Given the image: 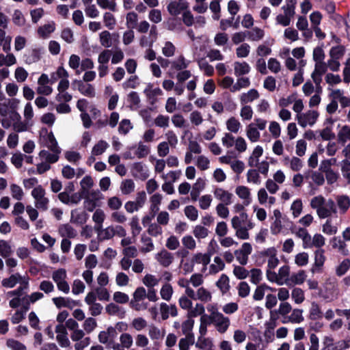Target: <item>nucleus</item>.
<instances>
[{
    "label": "nucleus",
    "mask_w": 350,
    "mask_h": 350,
    "mask_svg": "<svg viewBox=\"0 0 350 350\" xmlns=\"http://www.w3.org/2000/svg\"><path fill=\"white\" fill-rule=\"evenodd\" d=\"M195 343L194 336H188L180 339L178 342L179 350H189L190 346Z\"/></svg>",
    "instance_id": "e2e57ef3"
},
{
    "label": "nucleus",
    "mask_w": 350,
    "mask_h": 350,
    "mask_svg": "<svg viewBox=\"0 0 350 350\" xmlns=\"http://www.w3.org/2000/svg\"><path fill=\"white\" fill-rule=\"evenodd\" d=\"M258 92L255 89H251L247 92L243 93L240 96V101L242 104L252 103L258 98Z\"/></svg>",
    "instance_id": "a19ab883"
},
{
    "label": "nucleus",
    "mask_w": 350,
    "mask_h": 350,
    "mask_svg": "<svg viewBox=\"0 0 350 350\" xmlns=\"http://www.w3.org/2000/svg\"><path fill=\"white\" fill-rule=\"evenodd\" d=\"M43 146L50 150L61 151V148L58 146L57 142L52 132L46 133L42 137Z\"/></svg>",
    "instance_id": "412c9836"
},
{
    "label": "nucleus",
    "mask_w": 350,
    "mask_h": 350,
    "mask_svg": "<svg viewBox=\"0 0 350 350\" xmlns=\"http://www.w3.org/2000/svg\"><path fill=\"white\" fill-rule=\"evenodd\" d=\"M51 151V152L46 150H40L38 154L39 158L42 161L47 162L50 164L56 163L59 160L61 151Z\"/></svg>",
    "instance_id": "b1692460"
},
{
    "label": "nucleus",
    "mask_w": 350,
    "mask_h": 350,
    "mask_svg": "<svg viewBox=\"0 0 350 350\" xmlns=\"http://www.w3.org/2000/svg\"><path fill=\"white\" fill-rule=\"evenodd\" d=\"M52 301L58 308H61L62 307L72 308L76 304L74 300L68 297H54L52 299Z\"/></svg>",
    "instance_id": "c03bdc74"
},
{
    "label": "nucleus",
    "mask_w": 350,
    "mask_h": 350,
    "mask_svg": "<svg viewBox=\"0 0 350 350\" xmlns=\"http://www.w3.org/2000/svg\"><path fill=\"white\" fill-rule=\"evenodd\" d=\"M283 162L285 165L288 166L294 172L300 171L304 166L303 161L297 157L291 158L286 157L284 159Z\"/></svg>",
    "instance_id": "c756f323"
},
{
    "label": "nucleus",
    "mask_w": 350,
    "mask_h": 350,
    "mask_svg": "<svg viewBox=\"0 0 350 350\" xmlns=\"http://www.w3.org/2000/svg\"><path fill=\"white\" fill-rule=\"evenodd\" d=\"M216 286L220 289L222 293H226L230 288L228 277L225 274H222L217 282Z\"/></svg>",
    "instance_id": "69168bd1"
},
{
    "label": "nucleus",
    "mask_w": 350,
    "mask_h": 350,
    "mask_svg": "<svg viewBox=\"0 0 350 350\" xmlns=\"http://www.w3.org/2000/svg\"><path fill=\"white\" fill-rule=\"evenodd\" d=\"M5 29L0 28V46L3 52L8 53L11 50L12 37L7 34Z\"/></svg>",
    "instance_id": "f704fd0d"
},
{
    "label": "nucleus",
    "mask_w": 350,
    "mask_h": 350,
    "mask_svg": "<svg viewBox=\"0 0 350 350\" xmlns=\"http://www.w3.org/2000/svg\"><path fill=\"white\" fill-rule=\"evenodd\" d=\"M231 223L232 228L236 230V234L239 239H249L248 230L254 227V224L248 219L246 213H241L239 215L233 217Z\"/></svg>",
    "instance_id": "f03ea898"
},
{
    "label": "nucleus",
    "mask_w": 350,
    "mask_h": 350,
    "mask_svg": "<svg viewBox=\"0 0 350 350\" xmlns=\"http://www.w3.org/2000/svg\"><path fill=\"white\" fill-rule=\"evenodd\" d=\"M44 295L40 292H34L30 295H25L23 298V308L25 310H29L31 304H33L37 301L42 299Z\"/></svg>",
    "instance_id": "c85d7f7f"
},
{
    "label": "nucleus",
    "mask_w": 350,
    "mask_h": 350,
    "mask_svg": "<svg viewBox=\"0 0 350 350\" xmlns=\"http://www.w3.org/2000/svg\"><path fill=\"white\" fill-rule=\"evenodd\" d=\"M19 103V100L16 98L9 99L6 102L0 103V115L3 118L8 116L10 118V113L12 111H16Z\"/></svg>",
    "instance_id": "4468645a"
},
{
    "label": "nucleus",
    "mask_w": 350,
    "mask_h": 350,
    "mask_svg": "<svg viewBox=\"0 0 350 350\" xmlns=\"http://www.w3.org/2000/svg\"><path fill=\"white\" fill-rule=\"evenodd\" d=\"M6 53V55L0 53V67H10L16 64L17 61L16 56L10 52Z\"/></svg>",
    "instance_id": "4c0bfd02"
},
{
    "label": "nucleus",
    "mask_w": 350,
    "mask_h": 350,
    "mask_svg": "<svg viewBox=\"0 0 350 350\" xmlns=\"http://www.w3.org/2000/svg\"><path fill=\"white\" fill-rule=\"evenodd\" d=\"M12 23L18 26L23 27L26 23L25 18L23 12L19 10H14L12 15Z\"/></svg>",
    "instance_id": "680f3d73"
},
{
    "label": "nucleus",
    "mask_w": 350,
    "mask_h": 350,
    "mask_svg": "<svg viewBox=\"0 0 350 350\" xmlns=\"http://www.w3.org/2000/svg\"><path fill=\"white\" fill-rule=\"evenodd\" d=\"M109 147V144L107 142L100 139L92 147L90 159L94 161V157L103 154Z\"/></svg>",
    "instance_id": "bb28decb"
},
{
    "label": "nucleus",
    "mask_w": 350,
    "mask_h": 350,
    "mask_svg": "<svg viewBox=\"0 0 350 350\" xmlns=\"http://www.w3.org/2000/svg\"><path fill=\"white\" fill-rule=\"evenodd\" d=\"M81 194L85 195L94 186V180L90 176H85L80 182Z\"/></svg>",
    "instance_id": "13d9d810"
},
{
    "label": "nucleus",
    "mask_w": 350,
    "mask_h": 350,
    "mask_svg": "<svg viewBox=\"0 0 350 350\" xmlns=\"http://www.w3.org/2000/svg\"><path fill=\"white\" fill-rule=\"evenodd\" d=\"M319 117V113L314 109H309L299 116H295V120L298 124L302 127L312 126L317 122Z\"/></svg>",
    "instance_id": "6e6552de"
},
{
    "label": "nucleus",
    "mask_w": 350,
    "mask_h": 350,
    "mask_svg": "<svg viewBox=\"0 0 350 350\" xmlns=\"http://www.w3.org/2000/svg\"><path fill=\"white\" fill-rule=\"evenodd\" d=\"M237 81L232 88L231 92H237L240 91L241 89L247 88L250 86L251 82L249 77H237Z\"/></svg>",
    "instance_id": "c9c22d12"
},
{
    "label": "nucleus",
    "mask_w": 350,
    "mask_h": 350,
    "mask_svg": "<svg viewBox=\"0 0 350 350\" xmlns=\"http://www.w3.org/2000/svg\"><path fill=\"white\" fill-rule=\"evenodd\" d=\"M305 177L306 178H311L312 182L309 183L310 187H312V184H314L317 186H321L325 183V178L323 174L321 172L317 171H310L305 174Z\"/></svg>",
    "instance_id": "473e14b6"
},
{
    "label": "nucleus",
    "mask_w": 350,
    "mask_h": 350,
    "mask_svg": "<svg viewBox=\"0 0 350 350\" xmlns=\"http://www.w3.org/2000/svg\"><path fill=\"white\" fill-rule=\"evenodd\" d=\"M10 120L13 122V129L16 132L21 133L27 130L26 124L21 121V116L17 111L10 113Z\"/></svg>",
    "instance_id": "393cba45"
},
{
    "label": "nucleus",
    "mask_w": 350,
    "mask_h": 350,
    "mask_svg": "<svg viewBox=\"0 0 350 350\" xmlns=\"http://www.w3.org/2000/svg\"><path fill=\"white\" fill-rule=\"evenodd\" d=\"M194 325V320L188 317L187 319L184 321L181 324V329L183 334L185 336H194L193 333V328Z\"/></svg>",
    "instance_id": "5fc2aeb1"
},
{
    "label": "nucleus",
    "mask_w": 350,
    "mask_h": 350,
    "mask_svg": "<svg viewBox=\"0 0 350 350\" xmlns=\"http://www.w3.org/2000/svg\"><path fill=\"white\" fill-rule=\"evenodd\" d=\"M214 196L221 203L229 205L232 203V193L221 187H217L213 191Z\"/></svg>",
    "instance_id": "4be33fe9"
},
{
    "label": "nucleus",
    "mask_w": 350,
    "mask_h": 350,
    "mask_svg": "<svg viewBox=\"0 0 350 350\" xmlns=\"http://www.w3.org/2000/svg\"><path fill=\"white\" fill-rule=\"evenodd\" d=\"M156 258L164 267L169 266L173 260L172 254L166 250H162L160 253L157 254Z\"/></svg>",
    "instance_id": "8fccbe9b"
},
{
    "label": "nucleus",
    "mask_w": 350,
    "mask_h": 350,
    "mask_svg": "<svg viewBox=\"0 0 350 350\" xmlns=\"http://www.w3.org/2000/svg\"><path fill=\"white\" fill-rule=\"evenodd\" d=\"M258 256L267 261V269L272 270L279 264V260L277 257V251L274 247H269L267 250L259 252Z\"/></svg>",
    "instance_id": "1a4fd4ad"
},
{
    "label": "nucleus",
    "mask_w": 350,
    "mask_h": 350,
    "mask_svg": "<svg viewBox=\"0 0 350 350\" xmlns=\"http://www.w3.org/2000/svg\"><path fill=\"white\" fill-rule=\"evenodd\" d=\"M296 0H288L281 10L282 13L278 14L275 17V23L282 27L290 25L295 14Z\"/></svg>",
    "instance_id": "7ed1b4c3"
},
{
    "label": "nucleus",
    "mask_w": 350,
    "mask_h": 350,
    "mask_svg": "<svg viewBox=\"0 0 350 350\" xmlns=\"http://www.w3.org/2000/svg\"><path fill=\"white\" fill-rule=\"evenodd\" d=\"M266 275L269 282L280 286L287 285L289 283L290 267L288 265H284L279 269L278 273L274 271L267 269Z\"/></svg>",
    "instance_id": "39448f33"
},
{
    "label": "nucleus",
    "mask_w": 350,
    "mask_h": 350,
    "mask_svg": "<svg viewBox=\"0 0 350 350\" xmlns=\"http://www.w3.org/2000/svg\"><path fill=\"white\" fill-rule=\"evenodd\" d=\"M349 140H350V126L344 125L338 133V141L345 144Z\"/></svg>",
    "instance_id": "4d7b16f0"
},
{
    "label": "nucleus",
    "mask_w": 350,
    "mask_h": 350,
    "mask_svg": "<svg viewBox=\"0 0 350 350\" xmlns=\"http://www.w3.org/2000/svg\"><path fill=\"white\" fill-rule=\"evenodd\" d=\"M209 321L219 334L226 333L230 326V319L223 313Z\"/></svg>",
    "instance_id": "9d476101"
},
{
    "label": "nucleus",
    "mask_w": 350,
    "mask_h": 350,
    "mask_svg": "<svg viewBox=\"0 0 350 350\" xmlns=\"http://www.w3.org/2000/svg\"><path fill=\"white\" fill-rule=\"evenodd\" d=\"M189 297L193 300H199L204 303L210 302L212 300L211 293L204 287H199L196 291L189 290Z\"/></svg>",
    "instance_id": "9b49d317"
},
{
    "label": "nucleus",
    "mask_w": 350,
    "mask_h": 350,
    "mask_svg": "<svg viewBox=\"0 0 350 350\" xmlns=\"http://www.w3.org/2000/svg\"><path fill=\"white\" fill-rule=\"evenodd\" d=\"M29 285V280H25L16 289L7 293V296L12 297L9 302V306L11 308H16L20 306L23 308V298L25 295H27Z\"/></svg>",
    "instance_id": "20e7f679"
},
{
    "label": "nucleus",
    "mask_w": 350,
    "mask_h": 350,
    "mask_svg": "<svg viewBox=\"0 0 350 350\" xmlns=\"http://www.w3.org/2000/svg\"><path fill=\"white\" fill-rule=\"evenodd\" d=\"M75 83L77 84L78 90L81 94L89 98H93L95 96V89L92 85L84 83L82 81L77 80L75 81Z\"/></svg>",
    "instance_id": "cd10ccee"
},
{
    "label": "nucleus",
    "mask_w": 350,
    "mask_h": 350,
    "mask_svg": "<svg viewBox=\"0 0 350 350\" xmlns=\"http://www.w3.org/2000/svg\"><path fill=\"white\" fill-rule=\"evenodd\" d=\"M312 244L318 248L315 251V265L321 267L324 263L325 258L323 251L319 248L323 245L324 242H312Z\"/></svg>",
    "instance_id": "3c124183"
},
{
    "label": "nucleus",
    "mask_w": 350,
    "mask_h": 350,
    "mask_svg": "<svg viewBox=\"0 0 350 350\" xmlns=\"http://www.w3.org/2000/svg\"><path fill=\"white\" fill-rule=\"evenodd\" d=\"M99 41L105 48H109L112 46L111 35L109 31L105 30L99 33Z\"/></svg>",
    "instance_id": "bf43d9fd"
},
{
    "label": "nucleus",
    "mask_w": 350,
    "mask_h": 350,
    "mask_svg": "<svg viewBox=\"0 0 350 350\" xmlns=\"http://www.w3.org/2000/svg\"><path fill=\"white\" fill-rule=\"evenodd\" d=\"M241 127V122L234 117H231L226 121V128L231 133H237Z\"/></svg>",
    "instance_id": "0e129e2a"
},
{
    "label": "nucleus",
    "mask_w": 350,
    "mask_h": 350,
    "mask_svg": "<svg viewBox=\"0 0 350 350\" xmlns=\"http://www.w3.org/2000/svg\"><path fill=\"white\" fill-rule=\"evenodd\" d=\"M189 4L186 0H172L167 9L172 16H177L188 9Z\"/></svg>",
    "instance_id": "f8f14e48"
},
{
    "label": "nucleus",
    "mask_w": 350,
    "mask_h": 350,
    "mask_svg": "<svg viewBox=\"0 0 350 350\" xmlns=\"http://www.w3.org/2000/svg\"><path fill=\"white\" fill-rule=\"evenodd\" d=\"M321 307L316 302H312L309 310L308 318L312 321L320 320L323 318Z\"/></svg>",
    "instance_id": "ea45409f"
},
{
    "label": "nucleus",
    "mask_w": 350,
    "mask_h": 350,
    "mask_svg": "<svg viewBox=\"0 0 350 350\" xmlns=\"http://www.w3.org/2000/svg\"><path fill=\"white\" fill-rule=\"evenodd\" d=\"M327 66L325 62H315L314 69L311 74V78L316 84L317 88L320 86L322 81V75L327 72Z\"/></svg>",
    "instance_id": "ddd939ff"
},
{
    "label": "nucleus",
    "mask_w": 350,
    "mask_h": 350,
    "mask_svg": "<svg viewBox=\"0 0 350 350\" xmlns=\"http://www.w3.org/2000/svg\"><path fill=\"white\" fill-rule=\"evenodd\" d=\"M303 310L295 308L292 310L291 314L288 317V322L299 324L304 321Z\"/></svg>",
    "instance_id": "603ef678"
},
{
    "label": "nucleus",
    "mask_w": 350,
    "mask_h": 350,
    "mask_svg": "<svg viewBox=\"0 0 350 350\" xmlns=\"http://www.w3.org/2000/svg\"><path fill=\"white\" fill-rule=\"evenodd\" d=\"M106 312L110 315H116L119 318L122 319L125 315V310L118 305L111 303L105 308Z\"/></svg>",
    "instance_id": "79ce46f5"
},
{
    "label": "nucleus",
    "mask_w": 350,
    "mask_h": 350,
    "mask_svg": "<svg viewBox=\"0 0 350 350\" xmlns=\"http://www.w3.org/2000/svg\"><path fill=\"white\" fill-rule=\"evenodd\" d=\"M132 174L135 178L144 180L149 177L150 171L146 165L138 162L133 164Z\"/></svg>",
    "instance_id": "f3484780"
},
{
    "label": "nucleus",
    "mask_w": 350,
    "mask_h": 350,
    "mask_svg": "<svg viewBox=\"0 0 350 350\" xmlns=\"http://www.w3.org/2000/svg\"><path fill=\"white\" fill-rule=\"evenodd\" d=\"M31 194L34 199V205L36 208L42 211L49 208V199L45 196L46 191L41 185L33 188Z\"/></svg>",
    "instance_id": "0eeeda50"
},
{
    "label": "nucleus",
    "mask_w": 350,
    "mask_h": 350,
    "mask_svg": "<svg viewBox=\"0 0 350 350\" xmlns=\"http://www.w3.org/2000/svg\"><path fill=\"white\" fill-rule=\"evenodd\" d=\"M306 278V272L300 270L297 273H293L290 275L289 283L287 286L299 285L304 283Z\"/></svg>",
    "instance_id": "58836bf2"
},
{
    "label": "nucleus",
    "mask_w": 350,
    "mask_h": 350,
    "mask_svg": "<svg viewBox=\"0 0 350 350\" xmlns=\"http://www.w3.org/2000/svg\"><path fill=\"white\" fill-rule=\"evenodd\" d=\"M267 126V120L262 118H255L254 122L246 126L245 133L248 139L255 143L260 140V134L259 131H263Z\"/></svg>",
    "instance_id": "423d86ee"
},
{
    "label": "nucleus",
    "mask_w": 350,
    "mask_h": 350,
    "mask_svg": "<svg viewBox=\"0 0 350 350\" xmlns=\"http://www.w3.org/2000/svg\"><path fill=\"white\" fill-rule=\"evenodd\" d=\"M310 205L312 208L316 210L320 219L329 217L332 213H336V207L334 200L329 199L326 201L325 198L321 195L312 198L310 200Z\"/></svg>",
    "instance_id": "f257e3e1"
},
{
    "label": "nucleus",
    "mask_w": 350,
    "mask_h": 350,
    "mask_svg": "<svg viewBox=\"0 0 350 350\" xmlns=\"http://www.w3.org/2000/svg\"><path fill=\"white\" fill-rule=\"evenodd\" d=\"M235 193L241 199L243 203L249 205L252 202L250 189L244 185L237 186L235 189Z\"/></svg>",
    "instance_id": "a878e982"
},
{
    "label": "nucleus",
    "mask_w": 350,
    "mask_h": 350,
    "mask_svg": "<svg viewBox=\"0 0 350 350\" xmlns=\"http://www.w3.org/2000/svg\"><path fill=\"white\" fill-rule=\"evenodd\" d=\"M340 167L342 176L347 180V183L350 185V161L343 159L340 162Z\"/></svg>",
    "instance_id": "338daca9"
},
{
    "label": "nucleus",
    "mask_w": 350,
    "mask_h": 350,
    "mask_svg": "<svg viewBox=\"0 0 350 350\" xmlns=\"http://www.w3.org/2000/svg\"><path fill=\"white\" fill-rule=\"evenodd\" d=\"M247 36L250 40L257 42L261 40L265 36V31L258 27H255L252 30L247 31Z\"/></svg>",
    "instance_id": "a18cd8bd"
},
{
    "label": "nucleus",
    "mask_w": 350,
    "mask_h": 350,
    "mask_svg": "<svg viewBox=\"0 0 350 350\" xmlns=\"http://www.w3.org/2000/svg\"><path fill=\"white\" fill-rule=\"evenodd\" d=\"M42 49L33 48L26 51L23 55L24 62L27 64H31L38 62L41 59Z\"/></svg>",
    "instance_id": "aec40b11"
},
{
    "label": "nucleus",
    "mask_w": 350,
    "mask_h": 350,
    "mask_svg": "<svg viewBox=\"0 0 350 350\" xmlns=\"http://www.w3.org/2000/svg\"><path fill=\"white\" fill-rule=\"evenodd\" d=\"M55 29V25L53 22L40 26L38 29V34L42 38H48Z\"/></svg>",
    "instance_id": "37998d69"
},
{
    "label": "nucleus",
    "mask_w": 350,
    "mask_h": 350,
    "mask_svg": "<svg viewBox=\"0 0 350 350\" xmlns=\"http://www.w3.org/2000/svg\"><path fill=\"white\" fill-rule=\"evenodd\" d=\"M160 313L163 320H166L170 316L173 317L178 315L177 308L175 305H167L166 303L160 304Z\"/></svg>",
    "instance_id": "5701e85b"
},
{
    "label": "nucleus",
    "mask_w": 350,
    "mask_h": 350,
    "mask_svg": "<svg viewBox=\"0 0 350 350\" xmlns=\"http://www.w3.org/2000/svg\"><path fill=\"white\" fill-rule=\"evenodd\" d=\"M118 335L116 328L112 326H109L105 331L99 332L98 338L100 343L104 345H109L110 342H113V339L116 338Z\"/></svg>",
    "instance_id": "6ab92c4d"
},
{
    "label": "nucleus",
    "mask_w": 350,
    "mask_h": 350,
    "mask_svg": "<svg viewBox=\"0 0 350 350\" xmlns=\"http://www.w3.org/2000/svg\"><path fill=\"white\" fill-rule=\"evenodd\" d=\"M263 149L260 146L254 148L252 153L249 157L247 164L250 167H256L259 163V158L262 155Z\"/></svg>",
    "instance_id": "2f4dec72"
},
{
    "label": "nucleus",
    "mask_w": 350,
    "mask_h": 350,
    "mask_svg": "<svg viewBox=\"0 0 350 350\" xmlns=\"http://www.w3.org/2000/svg\"><path fill=\"white\" fill-rule=\"evenodd\" d=\"M55 332L57 334L56 340L62 347H68L70 345V342L68 337L66 328L64 324H58L55 326Z\"/></svg>",
    "instance_id": "dca6fc26"
},
{
    "label": "nucleus",
    "mask_w": 350,
    "mask_h": 350,
    "mask_svg": "<svg viewBox=\"0 0 350 350\" xmlns=\"http://www.w3.org/2000/svg\"><path fill=\"white\" fill-rule=\"evenodd\" d=\"M25 280H29V278L25 275H21V274L16 273L11 275L8 278L3 279L1 284L4 287L11 288L14 287L18 284L20 285Z\"/></svg>",
    "instance_id": "a211bd4d"
},
{
    "label": "nucleus",
    "mask_w": 350,
    "mask_h": 350,
    "mask_svg": "<svg viewBox=\"0 0 350 350\" xmlns=\"http://www.w3.org/2000/svg\"><path fill=\"white\" fill-rule=\"evenodd\" d=\"M190 62L185 59L183 55H179L176 59L171 62L172 68L176 70H183L186 69Z\"/></svg>",
    "instance_id": "49530a36"
},
{
    "label": "nucleus",
    "mask_w": 350,
    "mask_h": 350,
    "mask_svg": "<svg viewBox=\"0 0 350 350\" xmlns=\"http://www.w3.org/2000/svg\"><path fill=\"white\" fill-rule=\"evenodd\" d=\"M337 205L342 214L345 213L350 206V199L347 196H339L336 198Z\"/></svg>",
    "instance_id": "09e8293b"
},
{
    "label": "nucleus",
    "mask_w": 350,
    "mask_h": 350,
    "mask_svg": "<svg viewBox=\"0 0 350 350\" xmlns=\"http://www.w3.org/2000/svg\"><path fill=\"white\" fill-rule=\"evenodd\" d=\"M135 185L132 179H125L120 184V191L124 195H129L135 190Z\"/></svg>",
    "instance_id": "864d4df0"
},
{
    "label": "nucleus",
    "mask_w": 350,
    "mask_h": 350,
    "mask_svg": "<svg viewBox=\"0 0 350 350\" xmlns=\"http://www.w3.org/2000/svg\"><path fill=\"white\" fill-rule=\"evenodd\" d=\"M234 75L241 77L248 74L251 67L246 62H235L233 64Z\"/></svg>",
    "instance_id": "72a5a7b5"
},
{
    "label": "nucleus",
    "mask_w": 350,
    "mask_h": 350,
    "mask_svg": "<svg viewBox=\"0 0 350 350\" xmlns=\"http://www.w3.org/2000/svg\"><path fill=\"white\" fill-rule=\"evenodd\" d=\"M195 345L197 348L204 350L211 349L213 344L211 338H206L204 336H200Z\"/></svg>",
    "instance_id": "6e6d98bb"
},
{
    "label": "nucleus",
    "mask_w": 350,
    "mask_h": 350,
    "mask_svg": "<svg viewBox=\"0 0 350 350\" xmlns=\"http://www.w3.org/2000/svg\"><path fill=\"white\" fill-rule=\"evenodd\" d=\"M59 233L63 238L62 241L74 239L77 235V231L69 224H62L59 227Z\"/></svg>",
    "instance_id": "7c9ffc66"
},
{
    "label": "nucleus",
    "mask_w": 350,
    "mask_h": 350,
    "mask_svg": "<svg viewBox=\"0 0 350 350\" xmlns=\"http://www.w3.org/2000/svg\"><path fill=\"white\" fill-rule=\"evenodd\" d=\"M247 182L254 185H259L261 183V178L256 169H250L246 174Z\"/></svg>",
    "instance_id": "de8ad7c7"
},
{
    "label": "nucleus",
    "mask_w": 350,
    "mask_h": 350,
    "mask_svg": "<svg viewBox=\"0 0 350 350\" xmlns=\"http://www.w3.org/2000/svg\"><path fill=\"white\" fill-rule=\"evenodd\" d=\"M189 119L191 124L195 126L201 125L204 122L202 113L198 110L191 111L189 114Z\"/></svg>",
    "instance_id": "052dcab7"
},
{
    "label": "nucleus",
    "mask_w": 350,
    "mask_h": 350,
    "mask_svg": "<svg viewBox=\"0 0 350 350\" xmlns=\"http://www.w3.org/2000/svg\"><path fill=\"white\" fill-rule=\"evenodd\" d=\"M252 251V245L249 243H244L241 249L237 250L234 252V256L238 262L245 265L247 263L248 256Z\"/></svg>",
    "instance_id": "2eb2a0df"
},
{
    "label": "nucleus",
    "mask_w": 350,
    "mask_h": 350,
    "mask_svg": "<svg viewBox=\"0 0 350 350\" xmlns=\"http://www.w3.org/2000/svg\"><path fill=\"white\" fill-rule=\"evenodd\" d=\"M6 345L10 350H27V347L23 343L12 338L7 340Z\"/></svg>",
    "instance_id": "774afa93"
},
{
    "label": "nucleus",
    "mask_w": 350,
    "mask_h": 350,
    "mask_svg": "<svg viewBox=\"0 0 350 350\" xmlns=\"http://www.w3.org/2000/svg\"><path fill=\"white\" fill-rule=\"evenodd\" d=\"M88 219V215L83 211L75 209L71 211L70 221L76 224H84Z\"/></svg>",
    "instance_id": "e433bc0d"
}]
</instances>
